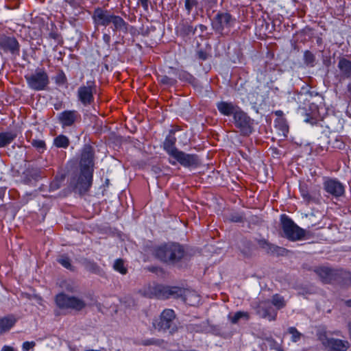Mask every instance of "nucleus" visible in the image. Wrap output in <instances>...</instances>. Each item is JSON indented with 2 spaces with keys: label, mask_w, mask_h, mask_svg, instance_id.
<instances>
[{
  "label": "nucleus",
  "mask_w": 351,
  "mask_h": 351,
  "mask_svg": "<svg viewBox=\"0 0 351 351\" xmlns=\"http://www.w3.org/2000/svg\"><path fill=\"white\" fill-rule=\"evenodd\" d=\"M158 80L160 84L169 86H174L177 82L176 79L169 77L167 75H158Z\"/></svg>",
  "instance_id": "obj_34"
},
{
  "label": "nucleus",
  "mask_w": 351,
  "mask_h": 351,
  "mask_svg": "<svg viewBox=\"0 0 351 351\" xmlns=\"http://www.w3.org/2000/svg\"><path fill=\"white\" fill-rule=\"evenodd\" d=\"M112 12L108 10H104L101 8H96L94 10L93 19L97 26H108L110 25V19Z\"/></svg>",
  "instance_id": "obj_18"
},
{
  "label": "nucleus",
  "mask_w": 351,
  "mask_h": 351,
  "mask_svg": "<svg viewBox=\"0 0 351 351\" xmlns=\"http://www.w3.org/2000/svg\"><path fill=\"white\" fill-rule=\"evenodd\" d=\"M41 173L39 168L28 167L23 173V182L27 184H34L42 177Z\"/></svg>",
  "instance_id": "obj_19"
},
{
  "label": "nucleus",
  "mask_w": 351,
  "mask_h": 351,
  "mask_svg": "<svg viewBox=\"0 0 351 351\" xmlns=\"http://www.w3.org/2000/svg\"><path fill=\"white\" fill-rule=\"evenodd\" d=\"M258 245L261 248L265 250L267 253L274 252L276 247L275 245L271 244L265 239H259L258 241Z\"/></svg>",
  "instance_id": "obj_33"
},
{
  "label": "nucleus",
  "mask_w": 351,
  "mask_h": 351,
  "mask_svg": "<svg viewBox=\"0 0 351 351\" xmlns=\"http://www.w3.org/2000/svg\"><path fill=\"white\" fill-rule=\"evenodd\" d=\"M300 190L302 197L306 202L308 203L315 202V198L309 193L306 186H301Z\"/></svg>",
  "instance_id": "obj_35"
},
{
  "label": "nucleus",
  "mask_w": 351,
  "mask_h": 351,
  "mask_svg": "<svg viewBox=\"0 0 351 351\" xmlns=\"http://www.w3.org/2000/svg\"><path fill=\"white\" fill-rule=\"evenodd\" d=\"M315 56L310 51H305L304 53V62L308 66L313 67L315 64Z\"/></svg>",
  "instance_id": "obj_32"
},
{
  "label": "nucleus",
  "mask_w": 351,
  "mask_h": 351,
  "mask_svg": "<svg viewBox=\"0 0 351 351\" xmlns=\"http://www.w3.org/2000/svg\"><path fill=\"white\" fill-rule=\"evenodd\" d=\"M176 138L174 132L171 130L163 143V149L170 157H172L179 149L176 147Z\"/></svg>",
  "instance_id": "obj_22"
},
{
  "label": "nucleus",
  "mask_w": 351,
  "mask_h": 351,
  "mask_svg": "<svg viewBox=\"0 0 351 351\" xmlns=\"http://www.w3.org/2000/svg\"><path fill=\"white\" fill-rule=\"evenodd\" d=\"M153 255L161 262L175 265L184 258L185 250L178 243H168L156 246L153 250Z\"/></svg>",
  "instance_id": "obj_2"
},
{
  "label": "nucleus",
  "mask_w": 351,
  "mask_h": 351,
  "mask_svg": "<svg viewBox=\"0 0 351 351\" xmlns=\"http://www.w3.org/2000/svg\"><path fill=\"white\" fill-rule=\"evenodd\" d=\"M0 49L5 53L19 56L20 44L14 36L1 34H0Z\"/></svg>",
  "instance_id": "obj_12"
},
{
  "label": "nucleus",
  "mask_w": 351,
  "mask_h": 351,
  "mask_svg": "<svg viewBox=\"0 0 351 351\" xmlns=\"http://www.w3.org/2000/svg\"><path fill=\"white\" fill-rule=\"evenodd\" d=\"M276 311L282 309L286 306L287 302L282 295L274 294L269 300Z\"/></svg>",
  "instance_id": "obj_28"
},
{
  "label": "nucleus",
  "mask_w": 351,
  "mask_h": 351,
  "mask_svg": "<svg viewBox=\"0 0 351 351\" xmlns=\"http://www.w3.org/2000/svg\"><path fill=\"white\" fill-rule=\"evenodd\" d=\"M53 145L58 148L66 149L70 145V140L66 136L60 134L54 138Z\"/></svg>",
  "instance_id": "obj_27"
},
{
  "label": "nucleus",
  "mask_w": 351,
  "mask_h": 351,
  "mask_svg": "<svg viewBox=\"0 0 351 351\" xmlns=\"http://www.w3.org/2000/svg\"><path fill=\"white\" fill-rule=\"evenodd\" d=\"M35 346V343L34 341H25L23 343V351H29L31 348Z\"/></svg>",
  "instance_id": "obj_43"
},
{
  "label": "nucleus",
  "mask_w": 351,
  "mask_h": 351,
  "mask_svg": "<svg viewBox=\"0 0 351 351\" xmlns=\"http://www.w3.org/2000/svg\"><path fill=\"white\" fill-rule=\"evenodd\" d=\"M82 264L87 271L91 273L98 274L101 271L99 265L93 261L84 258L82 260Z\"/></svg>",
  "instance_id": "obj_26"
},
{
  "label": "nucleus",
  "mask_w": 351,
  "mask_h": 351,
  "mask_svg": "<svg viewBox=\"0 0 351 351\" xmlns=\"http://www.w3.org/2000/svg\"><path fill=\"white\" fill-rule=\"evenodd\" d=\"M58 119L62 128L72 127L81 120L80 114L75 110H66L58 114Z\"/></svg>",
  "instance_id": "obj_15"
},
{
  "label": "nucleus",
  "mask_w": 351,
  "mask_h": 351,
  "mask_svg": "<svg viewBox=\"0 0 351 351\" xmlns=\"http://www.w3.org/2000/svg\"><path fill=\"white\" fill-rule=\"evenodd\" d=\"M317 337L327 351H347L350 348L347 340L329 337L326 332H319Z\"/></svg>",
  "instance_id": "obj_6"
},
{
  "label": "nucleus",
  "mask_w": 351,
  "mask_h": 351,
  "mask_svg": "<svg viewBox=\"0 0 351 351\" xmlns=\"http://www.w3.org/2000/svg\"><path fill=\"white\" fill-rule=\"evenodd\" d=\"M16 319L12 315L0 318V333L9 330L15 324Z\"/></svg>",
  "instance_id": "obj_25"
},
{
  "label": "nucleus",
  "mask_w": 351,
  "mask_h": 351,
  "mask_svg": "<svg viewBox=\"0 0 351 351\" xmlns=\"http://www.w3.org/2000/svg\"><path fill=\"white\" fill-rule=\"evenodd\" d=\"M188 32H193L194 34V30L192 26L189 25L187 27Z\"/></svg>",
  "instance_id": "obj_48"
},
{
  "label": "nucleus",
  "mask_w": 351,
  "mask_h": 351,
  "mask_svg": "<svg viewBox=\"0 0 351 351\" xmlns=\"http://www.w3.org/2000/svg\"><path fill=\"white\" fill-rule=\"evenodd\" d=\"M145 10H147L149 0H138Z\"/></svg>",
  "instance_id": "obj_44"
},
{
  "label": "nucleus",
  "mask_w": 351,
  "mask_h": 351,
  "mask_svg": "<svg viewBox=\"0 0 351 351\" xmlns=\"http://www.w3.org/2000/svg\"><path fill=\"white\" fill-rule=\"evenodd\" d=\"M199 28L202 32H204L206 29V26H204V25H199Z\"/></svg>",
  "instance_id": "obj_49"
},
{
  "label": "nucleus",
  "mask_w": 351,
  "mask_h": 351,
  "mask_svg": "<svg viewBox=\"0 0 351 351\" xmlns=\"http://www.w3.org/2000/svg\"><path fill=\"white\" fill-rule=\"evenodd\" d=\"M314 271L319 276L321 281L325 284L337 281L341 274V271L338 269L326 266L316 267Z\"/></svg>",
  "instance_id": "obj_13"
},
{
  "label": "nucleus",
  "mask_w": 351,
  "mask_h": 351,
  "mask_svg": "<svg viewBox=\"0 0 351 351\" xmlns=\"http://www.w3.org/2000/svg\"><path fill=\"white\" fill-rule=\"evenodd\" d=\"M25 78L28 87L36 91L45 90L49 84L48 74L44 69L38 68L34 73L25 75Z\"/></svg>",
  "instance_id": "obj_5"
},
{
  "label": "nucleus",
  "mask_w": 351,
  "mask_h": 351,
  "mask_svg": "<svg viewBox=\"0 0 351 351\" xmlns=\"http://www.w3.org/2000/svg\"><path fill=\"white\" fill-rule=\"evenodd\" d=\"M216 106L221 114L227 117H233L240 109V107L234 103L223 101L217 103Z\"/></svg>",
  "instance_id": "obj_21"
},
{
  "label": "nucleus",
  "mask_w": 351,
  "mask_h": 351,
  "mask_svg": "<svg viewBox=\"0 0 351 351\" xmlns=\"http://www.w3.org/2000/svg\"><path fill=\"white\" fill-rule=\"evenodd\" d=\"M103 40L106 44L109 45L110 43V36L107 34H104L103 36Z\"/></svg>",
  "instance_id": "obj_45"
},
{
  "label": "nucleus",
  "mask_w": 351,
  "mask_h": 351,
  "mask_svg": "<svg viewBox=\"0 0 351 351\" xmlns=\"http://www.w3.org/2000/svg\"><path fill=\"white\" fill-rule=\"evenodd\" d=\"M232 123L243 136H249L253 132V120L241 108L232 117Z\"/></svg>",
  "instance_id": "obj_7"
},
{
  "label": "nucleus",
  "mask_w": 351,
  "mask_h": 351,
  "mask_svg": "<svg viewBox=\"0 0 351 351\" xmlns=\"http://www.w3.org/2000/svg\"><path fill=\"white\" fill-rule=\"evenodd\" d=\"M175 317L176 315L173 310L165 309L160 317L154 321L153 325L158 330H169L170 332H173L175 330V326H173Z\"/></svg>",
  "instance_id": "obj_10"
},
{
  "label": "nucleus",
  "mask_w": 351,
  "mask_h": 351,
  "mask_svg": "<svg viewBox=\"0 0 351 351\" xmlns=\"http://www.w3.org/2000/svg\"><path fill=\"white\" fill-rule=\"evenodd\" d=\"M288 332L291 335V341L293 342H298L302 337V334L295 327H289Z\"/></svg>",
  "instance_id": "obj_36"
},
{
  "label": "nucleus",
  "mask_w": 351,
  "mask_h": 351,
  "mask_svg": "<svg viewBox=\"0 0 351 351\" xmlns=\"http://www.w3.org/2000/svg\"><path fill=\"white\" fill-rule=\"evenodd\" d=\"M96 91L97 86L95 82H86V85H82L77 89L78 101L85 107L92 105L94 103V94Z\"/></svg>",
  "instance_id": "obj_9"
},
{
  "label": "nucleus",
  "mask_w": 351,
  "mask_h": 351,
  "mask_svg": "<svg viewBox=\"0 0 351 351\" xmlns=\"http://www.w3.org/2000/svg\"><path fill=\"white\" fill-rule=\"evenodd\" d=\"M228 318L232 324H237L241 319L243 318L246 320L250 319L249 313L243 311H238L233 315H229Z\"/></svg>",
  "instance_id": "obj_31"
},
{
  "label": "nucleus",
  "mask_w": 351,
  "mask_h": 351,
  "mask_svg": "<svg viewBox=\"0 0 351 351\" xmlns=\"http://www.w3.org/2000/svg\"><path fill=\"white\" fill-rule=\"evenodd\" d=\"M197 5V0H184V8L186 10V13L189 15L191 12V10L194 7Z\"/></svg>",
  "instance_id": "obj_39"
},
{
  "label": "nucleus",
  "mask_w": 351,
  "mask_h": 351,
  "mask_svg": "<svg viewBox=\"0 0 351 351\" xmlns=\"http://www.w3.org/2000/svg\"><path fill=\"white\" fill-rule=\"evenodd\" d=\"M230 219L233 222H242L243 221V217L239 214H232L230 215Z\"/></svg>",
  "instance_id": "obj_42"
},
{
  "label": "nucleus",
  "mask_w": 351,
  "mask_h": 351,
  "mask_svg": "<svg viewBox=\"0 0 351 351\" xmlns=\"http://www.w3.org/2000/svg\"><path fill=\"white\" fill-rule=\"evenodd\" d=\"M31 144L40 152H43L46 149V144L43 140L34 139Z\"/></svg>",
  "instance_id": "obj_37"
},
{
  "label": "nucleus",
  "mask_w": 351,
  "mask_h": 351,
  "mask_svg": "<svg viewBox=\"0 0 351 351\" xmlns=\"http://www.w3.org/2000/svg\"><path fill=\"white\" fill-rule=\"evenodd\" d=\"M80 175L76 182H72L74 188L80 193L86 192L92 184L94 167V150L90 145H85L80 161Z\"/></svg>",
  "instance_id": "obj_1"
},
{
  "label": "nucleus",
  "mask_w": 351,
  "mask_h": 351,
  "mask_svg": "<svg viewBox=\"0 0 351 351\" xmlns=\"http://www.w3.org/2000/svg\"><path fill=\"white\" fill-rule=\"evenodd\" d=\"M347 93L351 97V82H350L346 86Z\"/></svg>",
  "instance_id": "obj_46"
},
{
  "label": "nucleus",
  "mask_w": 351,
  "mask_h": 351,
  "mask_svg": "<svg viewBox=\"0 0 351 351\" xmlns=\"http://www.w3.org/2000/svg\"><path fill=\"white\" fill-rule=\"evenodd\" d=\"M236 19L228 12L218 13L215 18L213 25L215 29L221 33L224 30H230L235 23Z\"/></svg>",
  "instance_id": "obj_16"
},
{
  "label": "nucleus",
  "mask_w": 351,
  "mask_h": 351,
  "mask_svg": "<svg viewBox=\"0 0 351 351\" xmlns=\"http://www.w3.org/2000/svg\"><path fill=\"white\" fill-rule=\"evenodd\" d=\"M324 191L332 197L339 198L344 195V185L336 178H327L323 183Z\"/></svg>",
  "instance_id": "obj_14"
},
{
  "label": "nucleus",
  "mask_w": 351,
  "mask_h": 351,
  "mask_svg": "<svg viewBox=\"0 0 351 351\" xmlns=\"http://www.w3.org/2000/svg\"><path fill=\"white\" fill-rule=\"evenodd\" d=\"M346 304L348 306H351V300H347L346 301Z\"/></svg>",
  "instance_id": "obj_50"
},
{
  "label": "nucleus",
  "mask_w": 351,
  "mask_h": 351,
  "mask_svg": "<svg viewBox=\"0 0 351 351\" xmlns=\"http://www.w3.org/2000/svg\"><path fill=\"white\" fill-rule=\"evenodd\" d=\"M281 227L284 236L287 239L295 241L306 238V231L298 226L286 215H281Z\"/></svg>",
  "instance_id": "obj_4"
},
{
  "label": "nucleus",
  "mask_w": 351,
  "mask_h": 351,
  "mask_svg": "<svg viewBox=\"0 0 351 351\" xmlns=\"http://www.w3.org/2000/svg\"><path fill=\"white\" fill-rule=\"evenodd\" d=\"M17 136L14 131H8L0 133V148L4 147L10 144Z\"/></svg>",
  "instance_id": "obj_24"
},
{
  "label": "nucleus",
  "mask_w": 351,
  "mask_h": 351,
  "mask_svg": "<svg viewBox=\"0 0 351 351\" xmlns=\"http://www.w3.org/2000/svg\"><path fill=\"white\" fill-rule=\"evenodd\" d=\"M56 303L60 308H71L80 311L86 306L85 302L75 296H69L61 293L56 295Z\"/></svg>",
  "instance_id": "obj_8"
},
{
  "label": "nucleus",
  "mask_w": 351,
  "mask_h": 351,
  "mask_svg": "<svg viewBox=\"0 0 351 351\" xmlns=\"http://www.w3.org/2000/svg\"><path fill=\"white\" fill-rule=\"evenodd\" d=\"M348 331H349V336L351 339V322H350L348 324Z\"/></svg>",
  "instance_id": "obj_47"
},
{
  "label": "nucleus",
  "mask_w": 351,
  "mask_h": 351,
  "mask_svg": "<svg viewBox=\"0 0 351 351\" xmlns=\"http://www.w3.org/2000/svg\"><path fill=\"white\" fill-rule=\"evenodd\" d=\"M57 261L64 268H66L70 271L75 270V267L72 265V264L71 263V259L69 258V257L67 255L61 254V255L58 256L57 258Z\"/></svg>",
  "instance_id": "obj_30"
},
{
  "label": "nucleus",
  "mask_w": 351,
  "mask_h": 351,
  "mask_svg": "<svg viewBox=\"0 0 351 351\" xmlns=\"http://www.w3.org/2000/svg\"><path fill=\"white\" fill-rule=\"evenodd\" d=\"M173 71H174V73H176V75H178V78L185 82L188 83H193L195 80V77L189 72L186 71H177L175 69L171 68Z\"/></svg>",
  "instance_id": "obj_29"
},
{
  "label": "nucleus",
  "mask_w": 351,
  "mask_h": 351,
  "mask_svg": "<svg viewBox=\"0 0 351 351\" xmlns=\"http://www.w3.org/2000/svg\"><path fill=\"white\" fill-rule=\"evenodd\" d=\"M171 158L175 159V161L169 160L171 165H175L178 162L186 168L197 167L200 163L199 157L196 154H186L180 150L176 152Z\"/></svg>",
  "instance_id": "obj_11"
},
{
  "label": "nucleus",
  "mask_w": 351,
  "mask_h": 351,
  "mask_svg": "<svg viewBox=\"0 0 351 351\" xmlns=\"http://www.w3.org/2000/svg\"><path fill=\"white\" fill-rule=\"evenodd\" d=\"M163 341L160 339H149L143 341V344L145 346H149V345H161Z\"/></svg>",
  "instance_id": "obj_40"
},
{
  "label": "nucleus",
  "mask_w": 351,
  "mask_h": 351,
  "mask_svg": "<svg viewBox=\"0 0 351 351\" xmlns=\"http://www.w3.org/2000/svg\"><path fill=\"white\" fill-rule=\"evenodd\" d=\"M66 290L69 291H71V292L73 291V289L66 288Z\"/></svg>",
  "instance_id": "obj_52"
},
{
  "label": "nucleus",
  "mask_w": 351,
  "mask_h": 351,
  "mask_svg": "<svg viewBox=\"0 0 351 351\" xmlns=\"http://www.w3.org/2000/svg\"><path fill=\"white\" fill-rule=\"evenodd\" d=\"M343 145H344L343 143L342 142H340V144L339 145H337V147L339 148H341V146H343Z\"/></svg>",
  "instance_id": "obj_51"
},
{
  "label": "nucleus",
  "mask_w": 351,
  "mask_h": 351,
  "mask_svg": "<svg viewBox=\"0 0 351 351\" xmlns=\"http://www.w3.org/2000/svg\"><path fill=\"white\" fill-rule=\"evenodd\" d=\"M143 293L147 298H156L158 299H167L169 298H179L182 295V289L178 287H165L161 285H149L144 287Z\"/></svg>",
  "instance_id": "obj_3"
},
{
  "label": "nucleus",
  "mask_w": 351,
  "mask_h": 351,
  "mask_svg": "<svg viewBox=\"0 0 351 351\" xmlns=\"http://www.w3.org/2000/svg\"><path fill=\"white\" fill-rule=\"evenodd\" d=\"M110 24L114 32H119L125 34L128 32V23L120 16L115 15L113 13L110 19Z\"/></svg>",
  "instance_id": "obj_23"
},
{
  "label": "nucleus",
  "mask_w": 351,
  "mask_h": 351,
  "mask_svg": "<svg viewBox=\"0 0 351 351\" xmlns=\"http://www.w3.org/2000/svg\"><path fill=\"white\" fill-rule=\"evenodd\" d=\"M114 269L120 272L121 274H125L127 273V269L124 266V263L121 259H117L114 263Z\"/></svg>",
  "instance_id": "obj_38"
},
{
  "label": "nucleus",
  "mask_w": 351,
  "mask_h": 351,
  "mask_svg": "<svg viewBox=\"0 0 351 351\" xmlns=\"http://www.w3.org/2000/svg\"><path fill=\"white\" fill-rule=\"evenodd\" d=\"M337 68L340 72L339 82L351 79V60L343 57L339 58Z\"/></svg>",
  "instance_id": "obj_20"
},
{
  "label": "nucleus",
  "mask_w": 351,
  "mask_h": 351,
  "mask_svg": "<svg viewBox=\"0 0 351 351\" xmlns=\"http://www.w3.org/2000/svg\"><path fill=\"white\" fill-rule=\"evenodd\" d=\"M56 81L57 83L61 84L66 83V77L64 73L62 71H60L58 73L56 78Z\"/></svg>",
  "instance_id": "obj_41"
},
{
  "label": "nucleus",
  "mask_w": 351,
  "mask_h": 351,
  "mask_svg": "<svg viewBox=\"0 0 351 351\" xmlns=\"http://www.w3.org/2000/svg\"><path fill=\"white\" fill-rule=\"evenodd\" d=\"M257 313L263 318L274 321L277 317V311L269 300L261 302L257 307Z\"/></svg>",
  "instance_id": "obj_17"
}]
</instances>
